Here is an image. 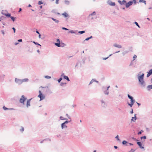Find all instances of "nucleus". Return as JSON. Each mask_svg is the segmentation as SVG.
<instances>
[{
	"mask_svg": "<svg viewBox=\"0 0 152 152\" xmlns=\"http://www.w3.org/2000/svg\"><path fill=\"white\" fill-rule=\"evenodd\" d=\"M144 74L142 73V75L140 76H139L138 77L139 82L140 85L143 87H145L146 84L144 80Z\"/></svg>",
	"mask_w": 152,
	"mask_h": 152,
	"instance_id": "obj_1",
	"label": "nucleus"
},
{
	"mask_svg": "<svg viewBox=\"0 0 152 152\" xmlns=\"http://www.w3.org/2000/svg\"><path fill=\"white\" fill-rule=\"evenodd\" d=\"M27 98H26L23 95H22L21 98L19 100V102L22 104L23 105L24 104V102L26 100Z\"/></svg>",
	"mask_w": 152,
	"mask_h": 152,
	"instance_id": "obj_2",
	"label": "nucleus"
},
{
	"mask_svg": "<svg viewBox=\"0 0 152 152\" xmlns=\"http://www.w3.org/2000/svg\"><path fill=\"white\" fill-rule=\"evenodd\" d=\"M101 102V105L102 107L105 108L107 106V104L103 100H101L100 101Z\"/></svg>",
	"mask_w": 152,
	"mask_h": 152,
	"instance_id": "obj_3",
	"label": "nucleus"
},
{
	"mask_svg": "<svg viewBox=\"0 0 152 152\" xmlns=\"http://www.w3.org/2000/svg\"><path fill=\"white\" fill-rule=\"evenodd\" d=\"M15 82L18 84V85L21 84L22 83V81L21 79H20L17 78H15Z\"/></svg>",
	"mask_w": 152,
	"mask_h": 152,
	"instance_id": "obj_4",
	"label": "nucleus"
},
{
	"mask_svg": "<svg viewBox=\"0 0 152 152\" xmlns=\"http://www.w3.org/2000/svg\"><path fill=\"white\" fill-rule=\"evenodd\" d=\"M127 96L129 99H130L131 102L134 103L135 102V100L134 99L133 97V96H130L129 94H128L127 95Z\"/></svg>",
	"mask_w": 152,
	"mask_h": 152,
	"instance_id": "obj_5",
	"label": "nucleus"
},
{
	"mask_svg": "<svg viewBox=\"0 0 152 152\" xmlns=\"http://www.w3.org/2000/svg\"><path fill=\"white\" fill-rule=\"evenodd\" d=\"M38 96L40 98V101L42 100L45 98V96L42 94H39Z\"/></svg>",
	"mask_w": 152,
	"mask_h": 152,
	"instance_id": "obj_6",
	"label": "nucleus"
},
{
	"mask_svg": "<svg viewBox=\"0 0 152 152\" xmlns=\"http://www.w3.org/2000/svg\"><path fill=\"white\" fill-rule=\"evenodd\" d=\"M61 77H63L64 78V79H66V80H67V81H70L69 79V78L68 77V76H67L65 75L64 73L62 74L61 75Z\"/></svg>",
	"mask_w": 152,
	"mask_h": 152,
	"instance_id": "obj_7",
	"label": "nucleus"
},
{
	"mask_svg": "<svg viewBox=\"0 0 152 152\" xmlns=\"http://www.w3.org/2000/svg\"><path fill=\"white\" fill-rule=\"evenodd\" d=\"M32 99V98H31L27 100L26 103V107H30L31 106L30 101Z\"/></svg>",
	"mask_w": 152,
	"mask_h": 152,
	"instance_id": "obj_8",
	"label": "nucleus"
},
{
	"mask_svg": "<svg viewBox=\"0 0 152 152\" xmlns=\"http://www.w3.org/2000/svg\"><path fill=\"white\" fill-rule=\"evenodd\" d=\"M5 76V75L3 74L0 75V81L1 82H3L4 81V79Z\"/></svg>",
	"mask_w": 152,
	"mask_h": 152,
	"instance_id": "obj_9",
	"label": "nucleus"
},
{
	"mask_svg": "<svg viewBox=\"0 0 152 152\" xmlns=\"http://www.w3.org/2000/svg\"><path fill=\"white\" fill-rule=\"evenodd\" d=\"M61 127L62 129L66 128L67 127V126L66 125V124H65L64 123H62L61 124Z\"/></svg>",
	"mask_w": 152,
	"mask_h": 152,
	"instance_id": "obj_10",
	"label": "nucleus"
},
{
	"mask_svg": "<svg viewBox=\"0 0 152 152\" xmlns=\"http://www.w3.org/2000/svg\"><path fill=\"white\" fill-rule=\"evenodd\" d=\"M133 3L132 1H129L128 3H127L126 4V7L127 8L128 7H129V6L132 5Z\"/></svg>",
	"mask_w": 152,
	"mask_h": 152,
	"instance_id": "obj_11",
	"label": "nucleus"
},
{
	"mask_svg": "<svg viewBox=\"0 0 152 152\" xmlns=\"http://www.w3.org/2000/svg\"><path fill=\"white\" fill-rule=\"evenodd\" d=\"M129 142H127L125 140L123 141L122 142V144L123 145L126 146H128L129 145Z\"/></svg>",
	"mask_w": 152,
	"mask_h": 152,
	"instance_id": "obj_12",
	"label": "nucleus"
},
{
	"mask_svg": "<svg viewBox=\"0 0 152 152\" xmlns=\"http://www.w3.org/2000/svg\"><path fill=\"white\" fill-rule=\"evenodd\" d=\"M57 42H58L57 43H55V45H56V46L59 47L60 46V42L59 40V39H57Z\"/></svg>",
	"mask_w": 152,
	"mask_h": 152,
	"instance_id": "obj_13",
	"label": "nucleus"
},
{
	"mask_svg": "<svg viewBox=\"0 0 152 152\" xmlns=\"http://www.w3.org/2000/svg\"><path fill=\"white\" fill-rule=\"evenodd\" d=\"M137 143L140 148L143 149L144 148V147L143 146H142V144L141 142H137Z\"/></svg>",
	"mask_w": 152,
	"mask_h": 152,
	"instance_id": "obj_14",
	"label": "nucleus"
},
{
	"mask_svg": "<svg viewBox=\"0 0 152 152\" xmlns=\"http://www.w3.org/2000/svg\"><path fill=\"white\" fill-rule=\"evenodd\" d=\"M136 115V114H134V117H132V119L131 120V121L134 122L137 120Z\"/></svg>",
	"mask_w": 152,
	"mask_h": 152,
	"instance_id": "obj_15",
	"label": "nucleus"
},
{
	"mask_svg": "<svg viewBox=\"0 0 152 152\" xmlns=\"http://www.w3.org/2000/svg\"><path fill=\"white\" fill-rule=\"evenodd\" d=\"M152 74V69H150L148 72V74L147 75V77H148L151 75Z\"/></svg>",
	"mask_w": 152,
	"mask_h": 152,
	"instance_id": "obj_16",
	"label": "nucleus"
},
{
	"mask_svg": "<svg viewBox=\"0 0 152 152\" xmlns=\"http://www.w3.org/2000/svg\"><path fill=\"white\" fill-rule=\"evenodd\" d=\"M147 89L148 91H150L151 89H152V84L148 86L147 87Z\"/></svg>",
	"mask_w": 152,
	"mask_h": 152,
	"instance_id": "obj_17",
	"label": "nucleus"
},
{
	"mask_svg": "<svg viewBox=\"0 0 152 152\" xmlns=\"http://www.w3.org/2000/svg\"><path fill=\"white\" fill-rule=\"evenodd\" d=\"M114 46L118 48H121V45H118L116 44H114Z\"/></svg>",
	"mask_w": 152,
	"mask_h": 152,
	"instance_id": "obj_18",
	"label": "nucleus"
},
{
	"mask_svg": "<svg viewBox=\"0 0 152 152\" xmlns=\"http://www.w3.org/2000/svg\"><path fill=\"white\" fill-rule=\"evenodd\" d=\"M22 81V83L23 82H27L28 81V78H24L21 79Z\"/></svg>",
	"mask_w": 152,
	"mask_h": 152,
	"instance_id": "obj_19",
	"label": "nucleus"
},
{
	"mask_svg": "<svg viewBox=\"0 0 152 152\" xmlns=\"http://www.w3.org/2000/svg\"><path fill=\"white\" fill-rule=\"evenodd\" d=\"M3 109L4 110H15V109H13V108H10V109L8 108L7 107H5V106H3Z\"/></svg>",
	"mask_w": 152,
	"mask_h": 152,
	"instance_id": "obj_20",
	"label": "nucleus"
},
{
	"mask_svg": "<svg viewBox=\"0 0 152 152\" xmlns=\"http://www.w3.org/2000/svg\"><path fill=\"white\" fill-rule=\"evenodd\" d=\"M103 92L105 95H108L109 94L108 91L107 90L104 91Z\"/></svg>",
	"mask_w": 152,
	"mask_h": 152,
	"instance_id": "obj_21",
	"label": "nucleus"
},
{
	"mask_svg": "<svg viewBox=\"0 0 152 152\" xmlns=\"http://www.w3.org/2000/svg\"><path fill=\"white\" fill-rule=\"evenodd\" d=\"M62 15H63L65 17H67L68 16V14L66 12L62 14Z\"/></svg>",
	"mask_w": 152,
	"mask_h": 152,
	"instance_id": "obj_22",
	"label": "nucleus"
},
{
	"mask_svg": "<svg viewBox=\"0 0 152 152\" xmlns=\"http://www.w3.org/2000/svg\"><path fill=\"white\" fill-rule=\"evenodd\" d=\"M66 84V83H64L61 82L60 83V85L61 86H65Z\"/></svg>",
	"mask_w": 152,
	"mask_h": 152,
	"instance_id": "obj_23",
	"label": "nucleus"
},
{
	"mask_svg": "<svg viewBox=\"0 0 152 152\" xmlns=\"http://www.w3.org/2000/svg\"><path fill=\"white\" fill-rule=\"evenodd\" d=\"M134 103L132 102H131L130 103H128V104L130 106V107H132Z\"/></svg>",
	"mask_w": 152,
	"mask_h": 152,
	"instance_id": "obj_24",
	"label": "nucleus"
},
{
	"mask_svg": "<svg viewBox=\"0 0 152 152\" xmlns=\"http://www.w3.org/2000/svg\"><path fill=\"white\" fill-rule=\"evenodd\" d=\"M71 121V120H70L69 121H68L67 120H66V121H65L64 122V123L65 124H66L70 122V121Z\"/></svg>",
	"mask_w": 152,
	"mask_h": 152,
	"instance_id": "obj_25",
	"label": "nucleus"
},
{
	"mask_svg": "<svg viewBox=\"0 0 152 152\" xmlns=\"http://www.w3.org/2000/svg\"><path fill=\"white\" fill-rule=\"evenodd\" d=\"M20 130L21 132H23L24 130V128L22 126H21V129H20Z\"/></svg>",
	"mask_w": 152,
	"mask_h": 152,
	"instance_id": "obj_26",
	"label": "nucleus"
},
{
	"mask_svg": "<svg viewBox=\"0 0 152 152\" xmlns=\"http://www.w3.org/2000/svg\"><path fill=\"white\" fill-rule=\"evenodd\" d=\"M95 82V79H93L90 81L89 85L91 84L93 82Z\"/></svg>",
	"mask_w": 152,
	"mask_h": 152,
	"instance_id": "obj_27",
	"label": "nucleus"
},
{
	"mask_svg": "<svg viewBox=\"0 0 152 152\" xmlns=\"http://www.w3.org/2000/svg\"><path fill=\"white\" fill-rule=\"evenodd\" d=\"M110 5L114 6L115 5V4L114 2H111L109 4Z\"/></svg>",
	"mask_w": 152,
	"mask_h": 152,
	"instance_id": "obj_28",
	"label": "nucleus"
},
{
	"mask_svg": "<svg viewBox=\"0 0 152 152\" xmlns=\"http://www.w3.org/2000/svg\"><path fill=\"white\" fill-rule=\"evenodd\" d=\"M136 150L135 149H134L133 148H132L131 150L129 151H128L126 152H134Z\"/></svg>",
	"mask_w": 152,
	"mask_h": 152,
	"instance_id": "obj_29",
	"label": "nucleus"
},
{
	"mask_svg": "<svg viewBox=\"0 0 152 152\" xmlns=\"http://www.w3.org/2000/svg\"><path fill=\"white\" fill-rule=\"evenodd\" d=\"M45 77L47 79H49L51 78V77L50 76H49L48 75L45 76Z\"/></svg>",
	"mask_w": 152,
	"mask_h": 152,
	"instance_id": "obj_30",
	"label": "nucleus"
},
{
	"mask_svg": "<svg viewBox=\"0 0 152 152\" xmlns=\"http://www.w3.org/2000/svg\"><path fill=\"white\" fill-rule=\"evenodd\" d=\"M52 19L55 22H56V23H57L58 22V20L55 19L53 18H52Z\"/></svg>",
	"mask_w": 152,
	"mask_h": 152,
	"instance_id": "obj_31",
	"label": "nucleus"
},
{
	"mask_svg": "<svg viewBox=\"0 0 152 152\" xmlns=\"http://www.w3.org/2000/svg\"><path fill=\"white\" fill-rule=\"evenodd\" d=\"M139 2H143L145 3V4H146V1H145L143 0H140Z\"/></svg>",
	"mask_w": 152,
	"mask_h": 152,
	"instance_id": "obj_32",
	"label": "nucleus"
},
{
	"mask_svg": "<svg viewBox=\"0 0 152 152\" xmlns=\"http://www.w3.org/2000/svg\"><path fill=\"white\" fill-rule=\"evenodd\" d=\"M95 12H93L92 13L89 15V16L95 15Z\"/></svg>",
	"mask_w": 152,
	"mask_h": 152,
	"instance_id": "obj_33",
	"label": "nucleus"
},
{
	"mask_svg": "<svg viewBox=\"0 0 152 152\" xmlns=\"http://www.w3.org/2000/svg\"><path fill=\"white\" fill-rule=\"evenodd\" d=\"M10 18H11V19L12 20V21L14 22L15 20V18H14L12 16H11Z\"/></svg>",
	"mask_w": 152,
	"mask_h": 152,
	"instance_id": "obj_34",
	"label": "nucleus"
},
{
	"mask_svg": "<svg viewBox=\"0 0 152 152\" xmlns=\"http://www.w3.org/2000/svg\"><path fill=\"white\" fill-rule=\"evenodd\" d=\"M115 138H116L119 141H120V140L119 138L118 135H117L115 137Z\"/></svg>",
	"mask_w": 152,
	"mask_h": 152,
	"instance_id": "obj_35",
	"label": "nucleus"
},
{
	"mask_svg": "<svg viewBox=\"0 0 152 152\" xmlns=\"http://www.w3.org/2000/svg\"><path fill=\"white\" fill-rule=\"evenodd\" d=\"M146 137L145 136H143L141 137H140V139H146Z\"/></svg>",
	"mask_w": 152,
	"mask_h": 152,
	"instance_id": "obj_36",
	"label": "nucleus"
},
{
	"mask_svg": "<svg viewBox=\"0 0 152 152\" xmlns=\"http://www.w3.org/2000/svg\"><path fill=\"white\" fill-rule=\"evenodd\" d=\"M66 116L69 119L71 120V119L70 117L68 115V114H66Z\"/></svg>",
	"mask_w": 152,
	"mask_h": 152,
	"instance_id": "obj_37",
	"label": "nucleus"
},
{
	"mask_svg": "<svg viewBox=\"0 0 152 152\" xmlns=\"http://www.w3.org/2000/svg\"><path fill=\"white\" fill-rule=\"evenodd\" d=\"M62 80V78L60 77L59 79L58 80V82L60 83Z\"/></svg>",
	"mask_w": 152,
	"mask_h": 152,
	"instance_id": "obj_38",
	"label": "nucleus"
},
{
	"mask_svg": "<svg viewBox=\"0 0 152 152\" xmlns=\"http://www.w3.org/2000/svg\"><path fill=\"white\" fill-rule=\"evenodd\" d=\"M38 4L40 5L43 4V2L41 1H40L38 2Z\"/></svg>",
	"mask_w": 152,
	"mask_h": 152,
	"instance_id": "obj_39",
	"label": "nucleus"
},
{
	"mask_svg": "<svg viewBox=\"0 0 152 152\" xmlns=\"http://www.w3.org/2000/svg\"><path fill=\"white\" fill-rule=\"evenodd\" d=\"M137 56L136 55H134L133 57V60H134L137 58Z\"/></svg>",
	"mask_w": 152,
	"mask_h": 152,
	"instance_id": "obj_40",
	"label": "nucleus"
},
{
	"mask_svg": "<svg viewBox=\"0 0 152 152\" xmlns=\"http://www.w3.org/2000/svg\"><path fill=\"white\" fill-rule=\"evenodd\" d=\"M92 37V36H91L90 37H88V38H86L85 39V40H86V41H87L89 39H91V38Z\"/></svg>",
	"mask_w": 152,
	"mask_h": 152,
	"instance_id": "obj_41",
	"label": "nucleus"
},
{
	"mask_svg": "<svg viewBox=\"0 0 152 152\" xmlns=\"http://www.w3.org/2000/svg\"><path fill=\"white\" fill-rule=\"evenodd\" d=\"M33 43H34V44H35L36 45H40V46H41V45H40L39 44H38V43H37V42H35L34 41L33 42Z\"/></svg>",
	"mask_w": 152,
	"mask_h": 152,
	"instance_id": "obj_42",
	"label": "nucleus"
},
{
	"mask_svg": "<svg viewBox=\"0 0 152 152\" xmlns=\"http://www.w3.org/2000/svg\"><path fill=\"white\" fill-rule=\"evenodd\" d=\"M5 15L6 16H8V17H10L11 16V15L10 13H8L7 14Z\"/></svg>",
	"mask_w": 152,
	"mask_h": 152,
	"instance_id": "obj_43",
	"label": "nucleus"
},
{
	"mask_svg": "<svg viewBox=\"0 0 152 152\" xmlns=\"http://www.w3.org/2000/svg\"><path fill=\"white\" fill-rule=\"evenodd\" d=\"M65 3L67 4H68L69 3V2L68 1H65Z\"/></svg>",
	"mask_w": 152,
	"mask_h": 152,
	"instance_id": "obj_44",
	"label": "nucleus"
},
{
	"mask_svg": "<svg viewBox=\"0 0 152 152\" xmlns=\"http://www.w3.org/2000/svg\"><path fill=\"white\" fill-rule=\"evenodd\" d=\"M79 33H80V34H82L84 33H85L84 31H80L79 32Z\"/></svg>",
	"mask_w": 152,
	"mask_h": 152,
	"instance_id": "obj_45",
	"label": "nucleus"
},
{
	"mask_svg": "<svg viewBox=\"0 0 152 152\" xmlns=\"http://www.w3.org/2000/svg\"><path fill=\"white\" fill-rule=\"evenodd\" d=\"M60 119L61 120H64V118L62 116H60Z\"/></svg>",
	"mask_w": 152,
	"mask_h": 152,
	"instance_id": "obj_46",
	"label": "nucleus"
},
{
	"mask_svg": "<svg viewBox=\"0 0 152 152\" xmlns=\"http://www.w3.org/2000/svg\"><path fill=\"white\" fill-rule=\"evenodd\" d=\"M135 23L137 26L138 27H140L139 26V25L138 23L137 22H135Z\"/></svg>",
	"mask_w": 152,
	"mask_h": 152,
	"instance_id": "obj_47",
	"label": "nucleus"
},
{
	"mask_svg": "<svg viewBox=\"0 0 152 152\" xmlns=\"http://www.w3.org/2000/svg\"><path fill=\"white\" fill-rule=\"evenodd\" d=\"M130 113H131V114H132V113H133V110L132 109V110L131 111H130Z\"/></svg>",
	"mask_w": 152,
	"mask_h": 152,
	"instance_id": "obj_48",
	"label": "nucleus"
},
{
	"mask_svg": "<svg viewBox=\"0 0 152 152\" xmlns=\"http://www.w3.org/2000/svg\"><path fill=\"white\" fill-rule=\"evenodd\" d=\"M126 3V1L125 0L123 1L122 2V3L123 4H125Z\"/></svg>",
	"mask_w": 152,
	"mask_h": 152,
	"instance_id": "obj_49",
	"label": "nucleus"
},
{
	"mask_svg": "<svg viewBox=\"0 0 152 152\" xmlns=\"http://www.w3.org/2000/svg\"><path fill=\"white\" fill-rule=\"evenodd\" d=\"M12 29H13V31H14V33H15V28L14 27H13L12 28Z\"/></svg>",
	"mask_w": 152,
	"mask_h": 152,
	"instance_id": "obj_50",
	"label": "nucleus"
},
{
	"mask_svg": "<svg viewBox=\"0 0 152 152\" xmlns=\"http://www.w3.org/2000/svg\"><path fill=\"white\" fill-rule=\"evenodd\" d=\"M62 29H64V30H68V29H67V28H64V27H63V28H62Z\"/></svg>",
	"mask_w": 152,
	"mask_h": 152,
	"instance_id": "obj_51",
	"label": "nucleus"
},
{
	"mask_svg": "<svg viewBox=\"0 0 152 152\" xmlns=\"http://www.w3.org/2000/svg\"><path fill=\"white\" fill-rule=\"evenodd\" d=\"M59 0H56V4H58V1Z\"/></svg>",
	"mask_w": 152,
	"mask_h": 152,
	"instance_id": "obj_52",
	"label": "nucleus"
},
{
	"mask_svg": "<svg viewBox=\"0 0 152 152\" xmlns=\"http://www.w3.org/2000/svg\"><path fill=\"white\" fill-rule=\"evenodd\" d=\"M46 140V139H44V140H42V141H41V142H40V143H42L43 142V141L45 140Z\"/></svg>",
	"mask_w": 152,
	"mask_h": 152,
	"instance_id": "obj_53",
	"label": "nucleus"
},
{
	"mask_svg": "<svg viewBox=\"0 0 152 152\" xmlns=\"http://www.w3.org/2000/svg\"><path fill=\"white\" fill-rule=\"evenodd\" d=\"M142 134L141 132H140V131L138 133V135L140 134Z\"/></svg>",
	"mask_w": 152,
	"mask_h": 152,
	"instance_id": "obj_54",
	"label": "nucleus"
},
{
	"mask_svg": "<svg viewBox=\"0 0 152 152\" xmlns=\"http://www.w3.org/2000/svg\"><path fill=\"white\" fill-rule=\"evenodd\" d=\"M110 87V86H108L107 87V89H106V90H108V89H109V88Z\"/></svg>",
	"mask_w": 152,
	"mask_h": 152,
	"instance_id": "obj_55",
	"label": "nucleus"
},
{
	"mask_svg": "<svg viewBox=\"0 0 152 152\" xmlns=\"http://www.w3.org/2000/svg\"><path fill=\"white\" fill-rule=\"evenodd\" d=\"M114 147L115 149H117L118 148V147L116 146H114Z\"/></svg>",
	"mask_w": 152,
	"mask_h": 152,
	"instance_id": "obj_56",
	"label": "nucleus"
},
{
	"mask_svg": "<svg viewBox=\"0 0 152 152\" xmlns=\"http://www.w3.org/2000/svg\"><path fill=\"white\" fill-rule=\"evenodd\" d=\"M136 103L139 106L140 105V104L139 103H138L137 102H136Z\"/></svg>",
	"mask_w": 152,
	"mask_h": 152,
	"instance_id": "obj_57",
	"label": "nucleus"
},
{
	"mask_svg": "<svg viewBox=\"0 0 152 152\" xmlns=\"http://www.w3.org/2000/svg\"><path fill=\"white\" fill-rule=\"evenodd\" d=\"M108 58V57H107V58H103V60H106V59H107Z\"/></svg>",
	"mask_w": 152,
	"mask_h": 152,
	"instance_id": "obj_58",
	"label": "nucleus"
},
{
	"mask_svg": "<svg viewBox=\"0 0 152 152\" xmlns=\"http://www.w3.org/2000/svg\"><path fill=\"white\" fill-rule=\"evenodd\" d=\"M95 82H96L97 83H99V81H97L95 79Z\"/></svg>",
	"mask_w": 152,
	"mask_h": 152,
	"instance_id": "obj_59",
	"label": "nucleus"
},
{
	"mask_svg": "<svg viewBox=\"0 0 152 152\" xmlns=\"http://www.w3.org/2000/svg\"><path fill=\"white\" fill-rule=\"evenodd\" d=\"M18 41L19 42H21L22 41V39H19Z\"/></svg>",
	"mask_w": 152,
	"mask_h": 152,
	"instance_id": "obj_60",
	"label": "nucleus"
},
{
	"mask_svg": "<svg viewBox=\"0 0 152 152\" xmlns=\"http://www.w3.org/2000/svg\"><path fill=\"white\" fill-rule=\"evenodd\" d=\"M129 145H133V144L130 143H129Z\"/></svg>",
	"mask_w": 152,
	"mask_h": 152,
	"instance_id": "obj_61",
	"label": "nucleus"
},
{
	"mask_svg": "<svg viewBox=\"0 0 152 152\" xmlns=\"http://www.w3.org/2000/svg\"><path fill=\"white\" fill-rule=\"evenodd\" d=\"M1 32H2V33L3 34H4V31L3 30H2L1 31Z\"/></svg>",
	"mask_w": 152,
	"mask_h": 152,
	"instance_id": "obj_62",
	"label": "nucleus"
},
{
	"mask_svg": "<svg viewBox=\"0 0 152 152\" xmlns=\"http://www.w3.org/2000/svg\"><path fill=\"white\" fill-rule=\"evenodd\" d=\"M39 94H42L41 91L40 90L39 91Z\"/></svg>",
	"mask_w": 152,
	"mask_h": 152,
	"instance_id": "obj_63",
	"label": "nucleus"
},
{
	"mask_svg": "<svg viewBox=\"0 0 152 152\" xmlns=\"http://www.w3.org/2000/svg\"><path fill=\"white\" fill-rule=\"evenodd\" d=\"M133 2L134 3V4H136V0H133Z\"/></svg>",
	"mask_w": 152,
	"mask_h": 152,
	"instance_id": "obj_64",
	"label": "nucleus"
}]
</instances>
